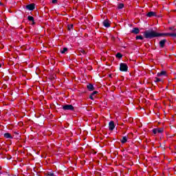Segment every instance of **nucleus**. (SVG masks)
<instances>
[{
  "label": "nucleus",
  "instance_id": "1",
  "mask_svg": "<svg viewBox=\"0 0 176 176\" xmlns=\"http://www.w3.org/2000/svg\"><path fill=\"white\" fill-rule=\"evenodd\" d=\"M157 36H159V33L153 30H151V32H144V38H146L147 39H152V38H157Z\"/></svg>",
  "mask_w": 176,
  "mask_h": 176
},
{
  "label": "nucleus",
  "instance_id": "2",
  "mask_svg": "<svg viewBox=\"0 0 176 176\" xmlns=\"http://www.w3.org/2000/svg\"><path fill=\"white\" fill-rule=\"evenodd\" d=\"M129 66H127V64L123 63L120 64V70L122 71V72H127Z\"/></svg>",
  "mask_w": 176,
  "mask_h": 176
},
{
  "label": "nucleus",
  "instance_id": "3",
  "mask_svg": "<svg viewBox=\"0 0 176 176\" xmlns=\"http://www.w3.org/2000/svg\"><path fill=\"white\" fill-rule=\"evenodd\" d=\"M158 36H172L176 38V33H158Z\"/></svg>",
  "mask_w": 176,
  "mask_h": 176
},
{
  "label": "nucleus",
  "instance_id": "4",
  "mask_svg": "<svg viewBox=\"0 0 176 176\" xmlns=\"http://www.w3.org/2000/svg\"><path fill=\"white\" fill-rule=\"evenodd\" d=\"M164 131V129L163 127L161 128H155L153 129V134H162Z\"/></svg>",
  "mask_w": 176,
  "mask_h": 176
},
{
  "label": "nucleus",
  "instance_id": "5",
  "mask_svg": "<svg viewBox=\"0 0 176 176\" xmlns=\"http://www.w3.org/2000/svg\"><path fill=\"white\" fill-rule=\"evenodd\" d=\"M63 109L64 111H74V107L72 104H65L63 106Z\"/></svg>",
  "mask_w": 176,
  "mask_h": 176
},
{
  "label": "nucleus",
  "instance_id": "6",
  "mask_svg": "<svg viewBox=\"0 0 176 176\" xmlns=\"http://www.w3.org/2000/svg\"><path fill=\"white\" fill-rule=\"evenodd\" d=\"M114 129H115V122L111 120L109 124V130H110V131H113Z\"/></svg>",
  "mask_w": 176,
  "mask_h": 176
},
{
  "label": "nucleus",
  "instance_id": "7",
  "mask_svg": "<svg viewBox=\"0 0 176 176\" xmlns=\"http://www.w3.org/2000/svg\"><path fill=\"white\" fill-rule=\"evenodd\" d=\"M28 10H34L35 9V3H31L25 6Z\"/></svg>",
  "mask_w": 176,
  "mask_h": 176
},
{
  "label": "nucleus",
  "instance_id": "8",
  "mask_svg": "<svg viewBox=\"0 0 176 176\" xmlns=\"http://www.w3.org/2000/svg\"><path fill=\"white\" fill-rule=\"evenodd\" d=\"M157 76H158V78H160V76H167V72L162 71L161 72H158L157 74Z\"/></svg>",
  "mask_w": 176,
  "mask_h": 176
},
{
  "label": "nucleus",
  "instance_id": "9",
  "mask_svg": "<svg viewBox=\"0 0 176 176\" xmlns=\"http://www.w3.org/2000/svg\"><path fill=\"white\" fill-rule=\"evenodd\" d=\"M131 34H135L137 35L138 34H140V29L138 28H135L131 31Z\"/></svg>",
  "mask_w": 176,
  "mask_h": 176
},
{
  "label": "nucleus",
  "instance_id": "10",
  "mask_svg": "<svg viewBox=\"0 0 176 176\" xmlns=\"http://www.w3.org/2000/svg\"><path fill=\"white\" fill-rule=\"evenodd\" d=\"M166 42H167L166 39H163L160 41V47H161V49H163V47H164V45H166Z\"/></svg>",
  "mask_w": 176,
  "mask_h": 176
},
{
  "label": "nucleus",
  "instance_id": "11",
  "mask_svg": "<svg viewBox=\"0 0 176 176\" xmlns=\"http://www.w3.org/2000/svg\"><path fill=\"white\" fill-rule=\"evenodd\" d=\"M103 25L106 27V28H109L111 27V24L109 23V21L108 20H104L103 21Z\"/></svg>",
  "mask_w": 176,
  "mask_h": 176
},
{
  "label": "nucleus",
  "instance_id": "12",
  "mask_svg": "<svg viewBox=\"0 0 176 176\" xmlns=\"http://www.w3.org/2000/svg\"><path fill=\"white\" fill-rule=\"evenodd\" d=\"M154 82L155 83H159V82H160L161 83H164V80L163 79L157 78V77H155L154 78Z\"/></svg>",
  "mask_w": 176,
  "mask_h": 176
},
{
  "label": "nucleus",
  "instance_id": "13",
  "mask_svg": "<svg viewBox=\"0 0 176 176\" xmlns=\"http://www.w3.org/2000/svg\"><path fill=\"white\" fill-rule=\"evenodd\" d=\"M87 88L88 89L89 91H93L94 90V86L92 84H89L87 85Z\"/></svg>",
  "mask_w": 176,
  "mask_h": 176
},
{
  "label": "nucleus",
  "instance_id": "14",
  "mask_svg": "<svg viewBox=\"0 0 176 176\" xmlns=\"http://www.w3.org/2000/svg\"><path fill=\"white\" fill-rule=\"evenodd\" d=\"M147 17H153L155 16H156V12H149L147 14H146Z\"/></svg>",
  "mask_w": 176,
  "mask_h": 176
},
{
  "label": "nucleus",
  "instance_id": "15",
  "mask_svg": "<svg viewBox=\"0 0 176 176\" xmlns=\"http://www.w3.org/2000/svg\"><path fill=\"white\" fill-rule=\"evenodd\" d=\"M4 138H6L7 139L12 140L13 138V136H12V135L10 133H6L4 134Z\"/></svg>",
  "mask_w": 176,
  "mask_h": 176
},
{
  "label": "nucleus",
  "instance_id": "16",
  "mask_svg": "<svg viewBox=\"0 0 176 176\" xmlns=\"http://www.w3.org/2000/svg\"><path fill=\"white\" fill-rule=\"evenodd\" d=\"M28 20L29 21H32L33 23V24H35V19H34V16H28Z\"/></svg>",
  "mask_w": 176,
  "mask_h": 176
},
{
  "label": "nucleus",
  "instance_id": "17",
  "mask_svg": "<svg viewBox=\"0 0 176 176\" xmlns=\"http://www.w3.org/2000/svg\"><path fill=\"white\" fill-rule=\"evenodd\" d=\"M67 52H68V48H67V47H64L63 50H60V52L62 54L67 53Z\"/></svg>",
  "mask_w": 176,
  "mask_h": 176
},
{
  "label": "nucleus",
  "instance_id": "18",
  "mask_svg": "<svg viewBox=\"0 0 176 176\" xmlns=\"http://www.w3.org/2000/svg\"><path fill=\"white\" fill-rule=\"evenodd\" d=\"M120 141L122 144H126V142H127V138L124 136Z\"/></svg>",
  "mask_w": 176,
  "mask_h": 176
},
{
  "label": "nucleus",
  "instance_id": "19",
  "mask_svg": "<svg viewBox=\"0 0 176 176\" xmlns=\"http://www.w3.org/2000/svg\"><path fill=\"white\" fill-rule=\"evenodd\" d=\"M116 57L117 58H122L123 57V55H122V54H120V52H118L116 54Z\"/></svg>",
  "mask_w": 176,
  "mask_h": 176
},
{
  "label": "nucleus",
  "instance_id": "20",
  "mask_svg": "<svg viewBox=\"0 0 176 176\" xmlns=\"http://www.w3.org/2000/svg\"><path fill=\"white\" fill-rule=\"evenodd\" d=\"M124 8V4L123 3L118 4V9H123Z\"/></svg>",
  "mask_w": 176,
  "mask_h": 176
},
{
  "label": "nucleus",
  "instance_id": "21",
  "mask_svg": "<svg viewBox=\"0 0 176 176\" xmlns=\"http://www.w3.org/2000/svg\"><path fill=\"white\" fill-rule=\"evenodd\" d=\"M47 175H48V176H56L54 175V173H53V171L47 172Z\"/></svg>",
  "mask_w": 176,
  "mask_h": 176
},
{
  "label": "nucleus",
  "instance_id": "22",
  "mask_svg": "<svg viewBox=\"0 0 176 176\" xmlns=\"http://www.w3.org/2000/svg\"><path fill=\"white\" fill-rule=\"evenodd\" d=\"M140 39V41H142L144 39V37H142V35L136 36V40Z\"/></svg>",
  "mask_w": 176,
  "mask_h": 176
},
{
  "label": "nucleus",
  "instance_id": "23",
  "mask_svg": "<svg viewBox=\"0 0 176 176\" xmlns=\"http://www.w3.org/2000/svg\"><path fill=\"white\" fill-rule=\"evenodd\" d=\"M67 28L70 31V30H72V28H74V25H68Z\"/></svg>",
  "mask_w": 176,
  "mask_h": 176
},
{
  "label": "nucleus",
  "instance_id": "24",
  "mask_svg": "<svg viewBox=\"0 0 176 176\" xmlns=\"http://www.w3.org/2000/svg\"><path fill=\"white\" fill-rule=\"evenodd\" d=\"M94 95H92L91 94V95L89 96V98H90V100H94Z\"/></svg>",
  "mask_w": 176,
  "mask_h": 176
},
{
  "label": "nucleus",
  "instance_id": "25",
  "mask_svg": "<svg viewBox=\"0 0 176 176\" xmlns=\"http://www.w3.org/2000/svg\"><path fill=\"white\" fill-rule=\"evenodd\" d=\"M98 94V91H94V92L91 94V95H92V96H96V94Z\"/></svg>",
  "mask_w": 176,
  "mask_h": 176
},
{
  "label": "nucleus",
  "instance_id": "26",
  "mask_svg": "<svg viewBox=\"0 0 176 176\" xmlns=\"http://www.w3.org/2000/svg\"><path fill=\"white\" fill-rule=\"evenodd\" d=\"M80 52L82 54H86V51H85V50H81Z\"/></svg>",
  "mask_w": 176,
  "mask_h": 176
},
{
  "label": "nucleus",
  "instance_id": "27",
  "mask_svg": "<svg viewBox=\"0 0 176 176\" xmlns=\"http://www.w3.org/2000/svg\"><path fill=\"white\" fill-rule=\"evenodd\" d=\"M169 30L170 31H175V29H174V28H172V27L169 28Z\"/></svg>",
  "mask_w": 176,
  "mask_h": 176
},
{
  "label": "nucleus",
  "instance_id": "28",
  "mask_svg": "<svg viewBox=\"0 0 176 176\" xmlns=\"http://www.w3.org/2000/svg\"><path fill=\"white\" fill-rule=\"evenodd\" d=\"M58 0H52V3H57Z\"/></svg>",
  "mask_w": 176,
  "mask_h": 176
},
{
  "label": "nucleus",
  "instance_id": "29",
  "mask_svg": "<svg viewBox=\"0 0 176 176\" xmlns=\"http://www.w3.org/2000/svg\"><path fill=\"white\" fill-rule=\"evenodd\" d=\"M1 67H2V65H1V63H0V68H1Z\"/></svg>",
  "mask_w": 176,
  "mask_h": 176
}]
</instances>
